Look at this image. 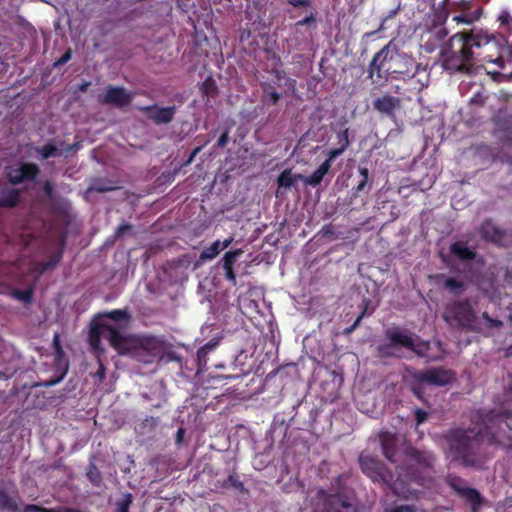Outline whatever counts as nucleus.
<instances>
[{"instance_id": "nucleus-1", "label": "nucleus", "mask_w": 512, "mask_h": 512, "mask_svg": "<svg viewBox=\"0 0 512 512\" xmlns=\"http://www.w3.org/2000/svg\"><path fill=\"white\" fill-rule=\"evenodd\" d=\"M495 41V36L483 30L462 31L454 34L447 45L443 55V67L451 72L471 74L480 61L496 63L504 69L502 57L493 59L485 56L482 49Z\"/></svg>"}, {"instance_id": "nucleus-2", "label": "nucleus", "mask_w": 512, "mask_h": 512, "mask_svg": "<svg viewBox=\"0 0 512 512\" xmlns=\"http://www.w3.org/2000/svg\"><path fill=\"white\" fill-rule=\"evenodd\" d=\"M108 332L107 338L111 347L119 354H130L138 362L151 364L162 359L168 348L167 342L154 335H127L111 324H101Z\"/></svg>"}, {"instance_id": "nucleus-3", "label": "nucleus", "mask_w": 512, "mask_h": 512, "mask_svg": "<svg viewBox=\"0 0 512 512\" xmlns=\"http://www.w3.org/2000/svg\"><path fill=\"white\" fill-rule=\"evenodd\" d=\"M440 438L447 445L445 453L451 461L463 467L478 466L483 442L482 430L474 433L471 428L453 427L443 431Z\"/></svg>"}, {"instance_id": "nucleus-4", "label": "nucleus", "mask_w": 512, "mask_h": 512, "mask_svg": "<svg viewBox=\"0 0 512 512\" xmlns=\"http://www.w3.org/2000/svg\"><path fill=\"white\" fill-rule=\"evenodd\" d=\"M360 466L364 474L374 482L385 483L395 495L406 497L411 493L408 487L409 483L413 482L421 486H426L432 482L431 477L419 476L415 473L406 475L405 479L402 478V468H396L397 478L389 471L383 463L379 460L369 457L361 456L359 458Z\"/></svg>"}, {"instance_id": "nucleus-5", "label": "nucleus", "mask_w": 512, "mask_h": 512, "mask_svg": "<svg viewBox=\"0 0 512 512\" xmlns=\"http://www.w3.org/2000/svg\"><path fill=\"white\" fill-rule=\"evenodd\" d=\"M393 59H399V51L390 41L381 50L374 54L368 66V78L376 85L384 84L389 78L387 66Z\"/></svg>"}, {"instance_id": "nucleus-6", "label": "nucleus", "mask_w": 512, "mask_h": 512, "mask_svg": "<svg viewBox=\"0 0 512 512\" xmlns=\"http://www.w3.org/2000/svg\"><path fill=\"white\" fill-rule=\"evenodd\" d=\"M443 318L450 326L472 330L476 314L470 301L464 299L449 303L445 308Z\"/></svg>"}, {"instance_id": "nucleus-7", "label": "nucleus", "mask_w": 512, "mask_h": 512, "mask_svg": "<svg viewBox=\"0 0 512 512\" xmlns=\"http://www.w3.org/2000/svg\"><path fill=\"white\" fill-rule=\"evenodd\" d=\"M418 70L419 65L416 64L415 60L411 56L401 52H399V59H393L391 64L387 66L389 77L408 80L413 90L420 91L424 84L420 83L419 79L416 78Z\"/></svg>"}, {"instance_id": "nucleus-8", "label": "nucleus", "mask_w": 512, "mask_h": 512, "mask_svg": "<svg viewBox=\"0 0 512 512\" xmlns=\"http://www.w3.org/2000/svg\"><path fill=\"white\" fill-rule=\"evenodd\" d=\"M445 483L457 496L471 505L472 512H479L484 505V497L481 493L477 489L467 486V481L462 477L449 473L445 477Z\"/></svg>"}, {"instance_id": "nucleus-9", "label": "nucleus", "mask_w": 512, "mask_h": 512, "mask_svg": "<svg viewBox=\"0 0 512 512\" xmlns=\"http://www.w3.org/2000/svg\"><path fill=\"white\" fill-rule=\"evenodd\" d=\"M385 335L388 342L377 347V353L380 358H399L401 355L396 352L398 347L412 346L410 334L399 329H388Z\"/></svg>"}, {"instance_id": "nucleus-10", "label": "nucleus", "mask_w": 512, "mask_h": 512, "mask_svg": "<svg viewBox=\"0 0 512 512\" xmlns=\"http://www.w3.org/2000/svg\"><path fill=\"white\" fill-rule=\"evenodd\" d=\"M455 372L444 367H434L425 371H416L415 378L428 385L443 387L455 380Z\"/></svg>"}, {"instance_id": "nucleus-11", "label": "nucleus", "mask_w": 512, "mask_h": 512, "mask_svg": "<svg viewBox=\"0 0 512 512\" xmlns=\"http://www.w3.org/2000/svg\"><path fill=\"white\" fill-rule=\"evenodd\" d=\"M319 502L317 503V510L319 512H342V509L351 508L348 499L341 494H328L325 490L321 489L317 493Z\"/></svg>"}, {"instance_id": "nucleus-12", "label": "nucleus", "mask_w": 512, "mask_h": 512, "mask_svg": "<svg viewBox=\"0 0 512 512\" xmlns=\"http://www.w3.org/2000/svg\"><path fill=\"white\" fill-rule=\"evenodd\" d=\"M132 99V94L124 87L109 86L99 101L102 104L123 108L128 106L132 102Z\"/></svg>"}, {"instance_id": "nucleus-13", "label": "nucleus", "mask_w": 512, "mask_h": 512, "mask_svg": "<svg viewBox=\"0 0 512 512\" xmlns=\"http://www.w3.org/2000/svg\"><path fill=\"white\" fill-rule=\"evenodd\" d=\"M379 440L384 457L391 463H397L399 461V439L397 435L385 431L380 433Z\"/></svg>"}, {"instance_id": "nucleus-14", "label": "nucleus", "mask_w": 512, "mask_h": 512, "mask_svg": "<svg viewBox=\"0 0 512 512\" xmlns=\"http://www.w3.org/2000/svg\"><path fill=\"white\" fill-rule=\"evenodd\" d=\"M141 111L155 124H167L174 119L176 107H158L157 105H151L141 108Z\"/></svg>"}, {"instance_id": "nucleus-15", "label": "nucleus", "mask_w": 512, "mask_h": 512, "mask_svg": "<svg viewBox=\"0 0 512 512\" xmlns=\"http://www.w3.org/2000/svg\"><path fill=\"white\" fill-rule=\"evenodd\" d=\"M479 234L485 241L496 245H503L506 236L505 231L496 226L491 219H487L481 224Z\"/></svg>"}, {"instance_id": "nucleus-16", "label": "nucleus", "mask_w": 512, "mask_h": 512, "mask_svg": "<svg viewBox=\"0 0 512 512\" xmlns=\"http://www.w3.org/2000/svg\"><path fill=\"white\" fill-rule=\"evenodd\" d=\"M400 107L401 99L390 94L382 95L373 101L374 110L389 117L394 116L395 110Z\"/></svg>"}, {"instance_id": "nucleus-17", "label": "nucleus", "mask_w": 512, "mask_h": 512, "mask_svg": "<svg viewBox=\"0 0 512 512\" xmlns=\"http://www.w3.org/2000/svg\"><path fill=\"white\" fill-rule=\"evenodd\" d=\"M65 246H66V239H65V237H62L58 250L47 261L34 263L32 271L34 273H36L38 276H41L48 270L54 269L62 260Z\"/></svg>"}, {"instance_id": "nucleus-18", "label": "nucleus", "mask_w": 512, "mask_h": 512, "mask_svg": "<svg viewBox=\"0 0 512 512\" xmlns=\"http://www.w3.org/2000/svg\"><path fill=\"white\" fill-rule=\"evenodd\" d=\"M405 454L424 469H433L436 461V456L432 451L420 450L412 446L405 449Z\"/></svg>"}, {"instance_id": "nucleus-19", "label": "nucleus", "mask_w": 512, "mask_h": 512, "mask_svg": "<svg viewBox=\"0 0 512 512\" xmlns=\"http://www.w3.org/2000/svg\"><path fill=\"white\" fill-rule=\"evenodd\" d=\"M243 253L244 251L241 248H238L232 251H227L221 259V266L225 272V278L233 285H236L237 283L234 265Z\"/></svg>"}, {"instance_id": "nucleus-20", "label": "nucleus", "mask_w": 512, "mask_h": 512, "mask_svg": "<svg viewBox=\"0 0 512 512\" xmlns=\"http://www.w3.org/2000/svg\"><path fill=\"white\" fill-rule=\"evenodd\" d=\"M449 252L463 262L473 261L477 256L475 247H469L468 241L458 240L449 246Z\"/></svg>"}, {"instance_id": "nucleus-21", "label": "nucleus", "mask_w": 512, "mask_h": 512, "mask_svg": "<svg viewBox=\"0 0 512 512\" xmlns=\"http://www.w3.org/2000/svg\"><path fill=\"white\" fill-rule=\"evenodd\" d=\"M99 318H108L114 322L117 323L115 328L120 329L122 333H125V330L129 327L132 316L129 312L128 308L124 309H114L108 312H104L102 314H99ZM114 327V325H112Z\"/></svg>"}, {"instance_id": "nucleus-22", "label": "nucleus", "mask_w": 512, "mask_h": 512, "mask_svg": "<svg viewBox=\"0 0 512 512\" xmlns=\"http://www.w3.org/2000/svg\"><path fill=\"white\" fill-rule=\"evenodd\" d=\"M20 200L18 189L0 186V207H15Z\"/></svg>"}, {"instance_id": "nucleus-23", "label": "nucleus", "mask_w": 512, "mask_h": 512, "mask_svg": "<svg viewBox=\"0 0 512 512\" xmlns=\"http://www.w3.org/2000/svg\"><path fill=\"white\" fill-rule=\"evenodd\" d=\"M218 342L211 340L210 342L206 343L202 347H200L197 351V364H198V371L206 370V364L208 361V354L212 352Z\"/></svg>"}, {"instance_id": "nucleus-24", "label": "nucleus", "mask_w": 512, "mask_h": 512, "mask_svg": "<svg viewBox=\"0 0 512 512\" xmlns=\"http://www.w3.org/2000/svg\"><path fill=\"white\" fill-rule=\"evenodd\" d=\"M329 170V164L321 163L317 170H315L311 175L306 177L302 176V180L306 185L316 187L322 182L324 176L329 172Z\"/></svg>"}, {"instance_id": "nucleus-25", "label": "nucleus", "mask_w": 512, "mask_h": 512, "mask_svg": "<svg viewBox=\"0 0 512 512\" xmlns=\"http://www.w3.org/2000/svg\"><path fill=\"white\" fill-rule=\"evenodd\" d=\"M410 341L412 346H404V348L411 350L419 357H428L431 360H437V357H430V342L429 341H417L415 342L413 337L410 335Z\"/></svg>"}, {"instance_id": "nucleus-26", "label": "nucleus", "mask_w": 512, "mask_h": 512, "mask_svg": "<svg viewBox=\"0 0 512 512\" xmlns=\"http://www.w3.org/2000/svg\"><path fill=\"white\" fill-rule=\"evenodd\" d=\"M17 496H11L4 489H0V510H6L11 512L18 511Z\"/></svg>"}, {"instance_id": "nucleus-27", "label": "nucleus", "mask_w": 512, "mask_h": 512, "mask_svg": "<svg viewBox=\"0 0 512 512\" xmlns=\"http://www.w3.org/2000/svg\"><path fill=\"white\" fill-rule=\"evenodd\" d=\"M220 252V241L216 240L200 253L199 260L196 262L195 267H198L202 262L214 259Z\"/></svg>"}, {"instance_id": "nucleus-28", "label": "nucleus", "mask_w": 512, "mask_h": 512, "mask_svg": "<svg viewBox=\"0 0 512 512\" xmlns=\"http://www.w3.org/2000/svg\"><path fill=\"white\" fill-rule=\"evenodd\" d=\"M86 477L94 487H101L103 483V477L101 471L95 465L90 462L86 468Z\"/></svg>"}, {"instance_id": "nucleus-29", "label": "nucleus", "mask_w": 512, "mask_h": 512, "mask_svg": "<svg viewBox=\"0 0 512 512\" xmlns=\"http://www.w3.org/2000/svg\"><path fill=\"white\" fill-rule=\"evenodd\" d=\"M298 178L302 179V175H293L291 170L285 169L277 178L278 187L289 189L294 185Z\"/></svg>"}, {"instance_id": "nucleus-30", "label": "nucleus", "mask_w": 512, "mask_h": 512, "mask_svg": "<svg viewBox=\"0 0 512 512\" xmlns=\"http://www.w3.org/2000/svg\"><path fill=\"white\" fill-rule=\"evenodd\" d=\"M202 95L209 98H215L218 95V86L212 77H207L201 84Z\"/></svg>"}, {"instance_id": "nucleus-31", "label": "nucleus", "mask_w": 512, "mask_h": 512, "mask_svg": "<svg viewBox=\"0 0 512 512\" xmlns=\"http://www.w3.org/2000/svg\"><path fill=\"white\" fill-rule=\"evenodd\" d=\"M25 181H33L38 176L40 170L34 163H22L19 165Z\"/></svg>"}, {"instance_id": "nucleus-32", "label": "nucleus", "mask_w": 512, "mask_h": 512, "mask_svg": "<svg viewBox=\"0 0 512 512\" xmlns=\"http://www.w3.org/2000/svg\"><path fill=\"white\" fill-rule=\"evenodd\" d=\"M36 152L41 156L42 159L61 156L59 149L52 143H47L41 147H37Z\"/></svg>"}, {"instance_id": "nucleus-33", "label": "nucleus", "mask_w": 512, "mask_h": 512, "mask_svg": "<svg viewBox=\"0 0 512 512\" xmlns=\"http://www.w3.org/2000/svg\"><path fill=\"white\" fill-rule=\"evenodd\" d=\"M272 73L274 74V78H275L274 81H272V82H270V81H261L260 82V87L262 89L263 94L264 93H270V92H277L276 84L282 79L283 72L278 70V69H274L272 71Z\"/></svg>"}, {"instance_id": "nucleus-34", "label": "nucleus", "mask_w": 512, "mask_h": 512, "mask_svg": "<svg viewBox=\"0 0 512 512\" xmlns=\"http://www.w3.org/2000/svg\"><path fill=\"white\" fill-rule=\"evenodd\" d=\"M444 287L452 294H460L465 290L463 281L449 277L444 281Z\"/></svg>"}, {"instance_id": "nucleus-35", "label": "nucleus", "mask_w": 512, "mask_h": 512, "mask_svg": "<svg viewBox=\"0 0 512 512\" xmlns=\"http://www.w3.org/2000/svg\"><path fill=\"white\" fill-rule=\"evenodd\" d=\"M114 189L115 187L113 186L112 182L107 179H96L89 187V190L99 193L109 192Z\"/></svg>"}, {"instance_id": "nucleus-36", "label": "nucleus", "mask_w": 512, "mask_h": 512, "mask_svg": "<svg viewBox=\"0 0 512 512\" xmlns=\"http://www.w3.org/2000/svg\"><path fill=\"white\" fill-rule=\"evenodd\" d=\"M426 382H420L415 378V372L412 374L411 391L421 401H425V392L423 385Z\"/></svg>"}, {"instance_id": "nucleus-37", "label": "nucleus", "mask_w": 512, "mask_h": 512, "mask_svg": "<svg viewBox=\"0 0 512 512\" xmlns=\"http://www.w3.org/2000/svg\"><path fill=\"white\" fill-rule=\"evenodd\" d=\"M361 180L358 182L357 186L354 188V194H358L359 192L364 191L369 181V170L367 167H359L358 169Z\"/></svg>"}, {"instance_id": "nucleus-38", "label": "nucleus", "mask_w": 512, "mask_h": 512, "mask_svg": "<svg viewBox=\"0 0 512 512\" xmlns=\"http://www.w3.org/2000/svg\"><path fill=\"white\" fill-rule=\"evenodd\" d=\"M479 16L480 15L477 12L461 13L459 15L454 16L453 21H455L457 23L470 25V24L474 23L476 20H478Z\"/></svg>"}, {"instance_id": "nucleus-39", "label": "nucleus", "mask_w": 512, "mask_h": 512, "mask_svg": "<svg viewBox=\"0 0 512 512\" xmlns=\"http://www.w3.org/2000/svg\"><path fill=\"white\" fill-rule=\"evenodd\" d=\"M9 182L13 185L21 184L25 181L20 167L11 168L7 173Z\"/></svg>"}, {"instance_id": "nucleus-40", "label": "nucleus", "mask_w": 512, "mask_h": 512, "mask_svg": "<svg viewBox=\"0 0 512 512\" xmlns=\"http://www.w3.org/2000/svg\"><path fill=\"white\" fill-rule=\"evenodd\" d=\"M132 501V494L126 493L123 498L116 503V512H129Z\"/></svg>"}, {"instance_id": "nucleus-41", "label": "nucleus", "mask_w": 512, "mask_h": 512, "mask_svg": "<svg viewBox=\"0 0 512 512\" xmlns=\"http://www.w3.org/2000/svg\"><path fill=\"white\" fill-rule=\"evenodd\" d=\"M102 324H105L102 322ZM100 334H102L107 340L108 332L101 327V323L98 325V328H93L90 332V343L92 346H96L100 341Z\"/></svg>"}, {"instance_id": "nucleus-42", "label": "nucleus", "mask_w": 512, "mask_h": 512, "mask_svg": "<svg viewBox=\"0 0 512 512\" xmlns=\"http://www.w3.org/2000/svg\"><path fill=\"white\" fill-rule=\"evenodd\" d=\"M336 138L339 148H343V151H345L350 145L348 128H345L344 130L338 132Z\"/></svg>"}, {"instance_id": "nucleus-43", "label": "nucleus", "mask_w": 512, "mask_h": 512, "mask_svg": "<svg viewBox=\"0 0 512 512\" xmlns=\"http://www.w3.org/2000/svg\"><path fill=\"white\" fill-rule=\"evenodd\" d=\"M486 101H487V96L483 92L479 91V92H476L471 97V99L469 100V105L471 107L480 108L485 105Z\"/></svg>"}, {"instance_id": "nucleus-44", "label": "nucleus", "mask_w": 512, "mask_h": 512, "mask_svg": "<svg viewBox=\"0 0 512 512\" xmlns=\"http://www.w3.org/2000/svg\"><path fill=\"white\" fill-rule=\"evenodd\" d=\"M14 296L24 303H31L33 301V290L32 288H27L24 290H15Z\"/></svg>"}, {"instance_id": "nucleus-45", "label": "nucleus", "mask_w": 512, "mask_h": 512, "mask_svg": "<svg viewBox=\"0 0 512 512\" xmlns=\"http://www.w3.org/2000/svg\"><path fill=\"white\" fill-rule=\"evenodd\" d=\"M316 15L317 12L315 10L311 11L308 15H306L303 19L297 21L295 23L296 27H302V26H311L316 24Z\"/></svg>"}, {"instance_id": "nucleus-46", "label": "nucleus", "mask_w": 512, "mask_h": 512, "mask_svg": "<svg viewBox=\"0 0 512 512\" xmlns=\"http://www.w3.org/2000/svg\"><path fill=\"white\" fill-rule=\"evenodd\" d=\"M133 229V226L129 223H123L117 227L113 234V239H119L130 233Z\"/></svg>"}, {"instance_id": "nucleus-47", "label": "nucleus", "mask_w": 512, "mask_h": 512, "mask_svg": "<svg viewBox=\"0 0 512 512\" xmlns=\"http://www.w3.org/2000/svg\"><path fill=\"white\" fill-rule=\"evenodd\" d=\"M281 99V94L278 92L264 93L262 95V101L264 104L276 105Z\"/></svg>"}, {"instance_id": "nucleus-48", "label": "nucleus", "mask_w": 512, "mask_h": 512, "mask_svg": "<svg viewBox=\"0 0 512 512\" xmlns=\"http://www.w3.org/2000/svg\"><path fill=\"white\" fill-rule=\"evenodd\" d=\"M343 153H344L343 148L337 147V148L330 149L327 153V158L325 159L323 164H329V168H331L333 160L338 158Z\"/></svg>"}, {"instance_id": "nucleus-49", "label": "nucleus", "mask_w": 512, "mask_h": 512, "mask_svg": "<svg viewBox=\"0 0 512 512\" xmlns=\"http://www.w3.org/2000/svg\"><path fill=\"white\" fill-rule=\"evenodd\" d=\"M57 508H45L35 504H28L24 507V512H56Z\"/></svg>"}, {"instance_id": "nucleus-50", "label": "nucleus", "mask_w": 512, "mask_h": 512, "mask_svg": "<svg viewBox=\"0 0 512 512\" xmlns=\"http://www.w3.org/2000/svg\"><path fill=\"white\" fill-rule=\"evenodd\" d=\"M385 512H416L414 505H400L386 509Z\"/></svg>"}, {"instance_id": "nucleus-51", "label": "nucleus", "mask_w": 512, "mask_h": 512, "mask_svg": "<svg viewBox=\"0 0 512 512\" xmlns=\"http://www.w3.org/2000/svg\"><path fill=\"white\" fill-rule=\"evenodd\" d=\"M52 345H53V348L55 350L56 355L58 357H61L64 354V351H63V348H62V345H61V342H60V337H59L58 333L54 334L53 340H52Z\"/></svg>"}, {"instance_id": "nucleus-52", "label": "nucleus", "mask_w": 512, "mask_h": 512, "mask_svg": "<svg viewBox=\"0 0 512 512\" xmlns=\"http://www.w3.org/2000/svg\"><path fill=\"white\" fill-rule=\"evenodd\" d=\"M72 57V50L67 49L64 54L54 63V67L66 64Z\"/></svg>"}, {"instance_id": "nucleus-53", "label": "nucleus", "mask_w": 512, "mask_h": 512, "mask_svg": "<svg viewBox=\"0 0 512 512\" xmlns=\"http://www.w3.org/2000/svg\"><path fill=\"white\" fill-rule=\"evenodd\" d=\"M414 416H415L417 425H420L426 421V419L428 417V413L426 411H424L423 409L417 408L414 412Z\"/></svg>"}, {"instance_id": "nucleus-54", "label": "nucleus", "mask_w": 512, "mask_h": 512, "mask_svg": "<svg viewBox=\"0 0 512 512\" xmlns=\"http://www.w3.org/2000/svg\"><path fill=\"white\" fill-rule=\"evenodd\" d=\"M227 481L237 490H244V484L239 480L237 476L229 475Z\"/></svg>"}, {"instance_id": "nucleus-55", "label": "nucleus", "mask_w": 512, "mask_h": 512, "mask_svg": "<svg viewBox=\"0 0 512 512\" xmlns=\"http://www.w3.org/2000/svg\"><path fill=\"white\" fill-rule=\"evenodd\" d=\"M289 5L299 8V7H310V0H285Z\"/></svg>"}, {"instance_id": "nucleus-56", "label": "nucleus", "mask_w": 512, "mask_h": 512, "mask_svg": "<svg viewBox=\"0 0 512 512\" xmlns=\"http://www.w3.org/2000/svg\"><path fill=\"white\" fill-rule=\"evenodd\" d=\"M228 141H229V132H228V130H226L218 138L217 143H216V147L222 148V147L226 146Z\"/></svg>"}, {"instance_id": "nucleus-57", "label": "nucleus", "mask_w": 512, "mask_h": 512, "mask_svg": "<svg viewBox=\"0 0 512 512\" xmlns=\"http://www.w3.org/2000/svg\"><path fill=\"white\" fill-rule=\"evenodd\" d=\"M363 304H364V310L362 311V313L356 318V320L354 321V323L352 324L354 327L357 328V326L360 324L362 318L364 317V315L366 314V311H367V307L368 305L370 304V300L365 298L363 300Z\"/></svg>"}, {"instance_id": "nucleus-58", "label": "nucleus", "mask_w": 512, "mask_h": 512, "mask_svg": "<svg viewBox=\"0 0 512 512\" xmlns=\"http://www.w3.org/2000/svg\"><path fill=\"white\" fill-rule=\"evenodd\" d=\"M96 376L102 381L105 379L106 377V368L104 366V364L99 361V367H98V370L96 372Z\"/></svg>"}, {"instance_id": "nucleus-59", "label": "nucleus", "mask_w": 512, "mask_h": 512, "mask_svg": "<svg viewBox=\"0 0 512 512\" xmlns=\"http://www.w3.org/2000/svg\"><path fill=\"white\" fill-rule=\"evenodd\" d=\"M489 328H501L503 326V322L498 319L490 318L486 323Z\"/></svg>"}, {"instance_id": "nucleus-60", "label": "nucleus", "mask_w": 512, "mask_h": 512, "mask_svg": "<svg viewBox=\"0 0 512 512\" xmlns=\"http://www.w3.org/2000/svg\"><path fill=\"white\" fill-rule=\"evenodd\" d=\"M164 356L167 358V360H170V361H180V357L178 356V354L174 351H167L164 353Z\"/></svg>"}, {"instance_id": "nucleus-61", "label": "nucleus", "mask_w": 512, "mask_h": 512, "mask_svg": "<svg viewBox=\"0 0 512 512\" xmlns=\"http://www.w3.org/2000/svg\"><path fill=\"white\" fill-rule=\"evenodd\" d=\"M184 435H185V429L180 427L178 428L177 432H176V443L178 445H181L183 443V439H184Z\"/></svg>"}, {"instance_id": "nucleus-62", "label": "nucleus", "mask_w": 512, "mask_h": 512, "mask_svg": "<svg viewBox=\"0 0 512 512\" xmlns=\"http://www.w3.org/2000/svg\"><path fill=\"white\" fill-rule=\"evenodd\" d=\"M43 191L46 196L51 197L53 194V186L49 181H46L43 185Z\"/></svg>"}, {"instance_id": "nucleus-63", "label": "nucleus", "mask_w": 512, "mask_h": 512, "mask_svg": "<svg viewBox=\"0 0 512 512\" xmlns=\"http://www.w3.org/2000/svg\"><path fill=\"white\" fill-rule=\"evenodd\" d=\"M398 8L397 9H394V10H391L387 16H385L381 22V28H384V25L386 24V22L390 19H392L397 13H398Z\"/></svg>"}, {"instance_id": "nucleus-64", "label": "nucleus", "mask_w": 512, "mask_h": 512, "mask_svg": "<svg viewBox=\"0 0 512 512\" xmlns=\"http://www.w3.org/2000/svg\"><path fill=\"white\" fill-rule=\"evenodd\" d=\"M201 149H202V146H198V147L193 149V151L191 152V154H190V156H189V158L187 160V164L191 163L194 160V158L201 151Z\"/></svg>"}]
</instances>
